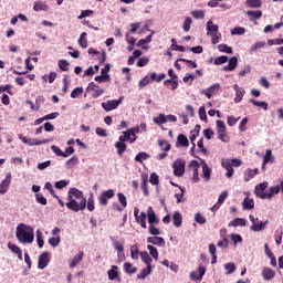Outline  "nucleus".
<instances>
[{
    "label": "nucleus",
    "mask_w": 283,
    "mask_h": 283,
    "mask_svg": "<svg viewBox=\"0 0 283 283\" xmlns=\"http://www.w3.org/2000/svg\"><path fill=\"white\" fill-rule=\"evenodd\" d=\"M86 207L91 212L96 209L94 193H91L87 200L78 188H71L67 192L66 208L74 211V213H78V211H85Z\"/></svg>",
    "instance_id": "nucleus-1"
},
{
    "label": "nucleus",
    "mask_w": 283,
    "mask_h": 283,
    "mask_svg": "<svg viewBox=\"0 0 283 283\" xmlns=\"http://www.w3.org/2000/svg\"><path fill=\"white\" fill-rule=\"evenodd\" d=\"M15 238L22 244H32L34 242V228L20 223L15 230Z\"/></svg>",
    "instance_id": "nucleus-2"
},
{
    "label": "nucleus",
    "mask_w": 283,
    "mask_h": 283,
    "mask_svg": "<svg viewBox=\"0 0 283 283\" xmlns=\"http://www.w3.org/2000/svg\"><path fill=\"white\" fill-rule=\"evenodd\" d=\"M139 128L138 127H133L127 129L126 132H123L119 137L118 140L119 143H129L130 145H133V143H136V139L138 138L136 136V134H138Z\"/></svg>",
    "instance_id": "nucleus-3"
},
{
    "label": "nucleus",
    "mask_w": 283,
    "mask_h": 283,
    "mask_svg": "<svg viewBox=\"0 0 283 283\" xmlns=\"http://www.w3.org/2000/svg\"><path fill=\"white\" fill-rule=\"evenodd\" d=\"M186 165L187 161L182 158L175 160L172 164L174 176H176L177 178H182V176H185Z\"/></svg>",
    "instance_id": "nucleus-4"
},
{
    "label": "nucleus",
    "mask_w": 283,
    "mask_h": 283,
    "mask_svg": "<svg viewBox=\"0 0 283 283\" xmlns=\"http://www.w3.org/2000/svg\"><path fill=\"white\" fill-rule=\"evenodd\" d=\"M116 196V192L114 189L104 190L101 192V195L97 197L98 203L101 207H107L108 201L112 200Z\"/></svg>",
    "instance_id": "nucleus-5"
},
{
    "label": "nucleus",
    "mask_w": 283,
    "mask_h": 283,
    "mask_svg": "<svg viewBox=\"0 0 283 283\" xmlns=\"http://www.w3.org/2000/svg\"><path fill=\"white\" fill-rule=\"evenodd\" d=\"M19 139L24 144L28 145L29 147H34L38 145H48V143H52V139H42L39 140L36 138H28L23 135H19Z\"/></svg>",
    "instance_id": "nucleus-6"
},
{
    "label": "nucleus",
    "mask_w": 283,
    "mask_h": 283,
    "mask_svg": "<svg viewBox=\"0 0 283 283\" xmlns=\"http://www.w3.org/2000/svg\"><path fill=\"white\" fill-rule=\"evenodd\" d=\"M123 103V97L118 99H108L102 103V107L106 112H113V109H118V106Z\"/></svg>",
    "instance_id": "nucleus-7"
},
{
    "label": "nucleus",
    "mask_w": 283,
    "mask_h": 283,
    "mask_svg": "<svg viewBox=\"0 0 283 283\" xmlns=\"http://www.w3.org/2000/svg\"><path fill=\"white\" fill-rule=\"evenodd\" d=\"M86 92H92L93 98H98L99 96H103V94H105V90L96 85L94 82H91L87 85Z\"/></svg>",
    "instance_id": "nucleus-8"
},
{
    "label": "nucleus",
    "mask_w": 283,
    "mask_h": 283,
    "mask_svg": "<svg viewBox=\"0 0 283 283\" xmlns=\"http://www.w3.org/2000/svg\"><path fill=\"white\" fill-rule=\"evenodd\" d=\"M269 188V182H261L255 186L254 193L256 198H261V200H266V189Z\"/></svg>",
    "instance_id": "nucleus-9"
},
{
    "label": "nucleus",
    "mask_w": 283,
    "mask_h": 283,
    "mask_svg": "<svg viewBox=\"0 0 283 283\" xmlns=\"http://www.w3.org/2000/svg\"><path fill=\"white\" fill-rule=\"evenodd\" d=\"M189 169L192 170V181L198 182L200 180V175L198 172V169H200V163H198V160H191L189 163Z\"/></svg>",
    "instance_id": "nucleus-10"
},
{
    "label": "nucleus",
    "mask_w": 283,
    "mask_h": 283,
    "mask_svg": "<svg viewBox=\"0 0 283 283\" xmlns=\"http://www.w3.org/2000/svg\"><path fill=\"white\" fill-rule=\"evenodd\" d=\"M12 184V174H7L6 178L0 184V193H8V189H10V185Z\"/></svg>",
    "instance_id": "nucleus-11"
},
{
    "label": "nucleus",
    "mask_w": 283,
    "mask_h": 283,
    "mask_svg": "<svg viewBox=\"0 0 283 283\" xmlns=\"http://www.w3.org/2000/svg\"><path fill=\"white\" fill-rule=\"evenodd\" d=\"M48 264H50V253L43 252L39 256L38 269H40V271H43V269H45Z\"/></svg>",
    "instance_id": "nucleus-12"
},
{
    "label": "nucleus",
    "mask_w": 283,
    "mask_h": 283,
    "mask_svg": "<svg viewBox=\"0 0 283 283\" xmlns=\"http://www.w3.org/2000/svg\"><path fill=\"white\" fill-rule=\"evenodd\" d=\"M146 216L148 218V224H159L160 219L156 216L153 207H148L146 211Z\"/></svg>",
    "instance_id": "nucleus-13"
},
{
    "label": "nucleus",
    "mask_w": 283,
    "mask_h": 283,
    "mask_svg": "<svg viewBox=\"0 0 283 283\" xmlns=\"http://www.w3.org/2000/svg\"><path fill=\"white\" fill-rule=\"evenodd\" d=\"M108 280L116 282H122L120 275H118V266L112 265V269L107 271Z\"/></svg>",
    "instance_id": "nucleus-14"
},
{
    "label": "nucleus",
    "mask_w": 283,
    "mask_h": 283,
    "mask_svg": "<svg viewBox=\"0 0 283 283\" xmlns=\"http://www.w3.org/2000/svg\"><path fill=\"white\" fill-rule=\"evenodd\" d=\"M228 65L222 67L223 72H233V70H235V67H238V57L237 56H232L228 60Z\"/></svg>",
    "instance_id": "nucleus-15"
},
{
    "label": "nucleus",
    "mask_w": 283,
    "mask_h": 283,
    "mask_svg": "<svg viewBox=\"0 0 283 283\" xmlns=\"http://www.w3.org/2000/svg\"><path fill=\"white\" fill-rule=\"evenodd\" d=\"M219 90L220 84H212L210 87L203 90L201 94H203V96H206L207 98H211V96H213V94H216V92H218Z\"/></svg>",
    "instance_id": "nucleus-16"
},
{
    "label": "nucleus",
    "mask_w": 283,
    "mask_h": 283,
    "mask_svg": "<svg viewBox=\"0 0 283 283\" xmlns=\"http://www.w3.org/2000/svg\"><path fill=\"white\" fill-rule=\"evenodd\" d=\"M269 163H275V157H273V154H272L271 149H268L265 151L264 157H263V163H262V170L263 171L266 169V165H269Z\"/></svg>",
    "instance_id": "nucleus-17"
},
{
    "label": "nucleus",
    "mask_w": 283,
    "mask_h": 283,
    "mask_svg": "<svg viewBox=\"0 0 283 283\" xmlns=\"http://www.w3.org/2000/svg\"><path fill=\"white\" fill-rule=\"evenodd\" d=\"M33 10L34 12H48V10H50V7L48 6V3L38 0L33 4Z\"/></svg>",
    "instance_id": "nucleus-18"
},
{
    "label": "nucleus",
    "mask_w": 283,
    "mask_h": 283,
    "mask_svg": "<svg viewBox=\"0 0 283 283\" xmlns=\"http://www.w3.org/2000/svg\"><path fill=\"white\" fill-rule=\"evenodd\" d=\"M233 90L235 92L234 103H242V98H244V94H247V92L244 88H240L238 84L233 86Z\"/></svg>",
    "instance_id": "nucleus-19"
},
{
    "label": "nucleus",
    "mask_w": 283,
    "mask_h": 283,
    "mask_svg": "<svg viewBox=\"0 0 283 283\" xmlns=\"http://www.w3.org/2000/svg\"><path fill=\"white\" fill-rule=\"evenodd\" d=\"M147 242L149 244H155L156 247H165V238L163 237H148Z\"/></svg>",
    "instance_id": "nucleus-20"
},
{
    "label": "nucleus",
    "mask_w": 283,
    "mask_h": 283,
    "mask_svg": "<svg viewBox=\"0 0 283 283\" xmlns=\"http://www.w3.org/2000/svg\"><path fill=\"white\" fill-rule=\"evenodd\" d=\"M85 253L83 251H80L71 261H70V268L74 269L76 265L81 264L83 261Z\"/></svg>",
    "instance_id": "nucleus-21"
},
{
    "label": "nucleus",
    "mask_w": 283,
    "mask_h": 283,
    "mask_svg": "<svg viewBox=\"0 0 283 283\" xmlns=\"http://www.w3.org/2000/svg\"><path fill=\"white\" fill-rule=\"evenodd\" d=\"M266 224H269V221H256L250 227V229L251 231H254V232L264 231V228L266 227Z\"/></svg>",
    "instance_id": "nucleus-22"
},
{
    "label": "nucleus",
    "mask_w": 283,
    "mask_h": 283,
    "mask_svg": "<svg viewBox=\"0 0 283 283\" xmlns=\"http://www.w3.org/2000/svg\"><path fill=\"white\" fill-rule=\"evenodd\" d=\"M260 174V170L258 168L255 169H248L244 171V180L245 182H249V180H252V178H255Z\"/></svg>",
    "instance_id": "nucleus-23"
},
{
    "label": "nucleus",
    "mask_w": 283,
    "mask_h": 283,
    "mask_svg": "<svg viewBox=\"0 0 283 283\" xmlns=\"http://www.w3.org/2000/svg\"><path fill=\"white\" fill-rule=\"evenodd\" d=\"M135 220L137 224H140L142 229H147V213L140 212Z\"/></svg>",
    "instance_id": "nucleus-24"
},
{
    "label": "nucleus",
    "mask_w": 283,
    "mask_h": 283,
    "mask_svg": "<svg viewBox=\"0 0 283 283\" xmlns=\"http://www.w3.org/2000/svg\"><path fill=\"white\" fill-rule=\"evenodd\" d=\"M174 227H182V214L179 211H175L172 214Z\"/></svg>",
    "instance_id": "nucleus-25"
},
{
    "label": "nucleus",
    "mask_w": 283,
    "mask_h": 283,
    "mask_svg": "<svg viewBox=\"0 0 283 283\" xmlns=\"http://www.w3.org/2000/svg\"><path fill=\"white\" fill-rule=\"evenodd\" d=\"M207 35L209 36L210 34H214L216 32H218V30H220V28L218 27V24H214L213 21H208L207 22Z\"/></svg>",
    "instance_id": "nucleus-26"
},
{
    "label": "nucleus",
    "mask_w": 283,
    "mask_h": 283,
    "mask_svg": "<svg viewBox=\"0 0 283 283\" xmlns=\"http://www.w3.org/2000/svg\"><path fill=\"white\" fill-rule=\"evenodd\" d=\"M245 14H247V17H249L250 21H258V19H262V11L261 10L247 11Z\"/></svg>",
    "instance_id": "nucleus-27"
},
{
    "label": "nucleus",
    "mask_w": 283,
    "mask_h": 283,
    "mask_svg": "<svg viewBox=\"0 0 283 283\" xmlns=\"http://www.w3.org/2000/svg\"><path fill=\"white\" fill-rule=\"evenodd\" d=\"M262 277L263 280H273V277H275V271H273L271 268H265L262 271Z\"/></svg>",
    "instance_id": "nucleus-28"
},
{
    "label": "nucleus",
    "mask_w": 283,
    "mask_h": 283,
    "mask_svg": "<svg viewBox=\"0 0 283 283\" xmlns=\"http://www.w3.org/2000/svg\"><path fill=\"white\" fill-rule=\"evenodd\" d=\"M202 163V178H205L206 182H208V180H211V168H209V165H207L205 161Z\"/></svg>",
    "instance_id": "nucleus-29"
},
{
    "label": "nucleus",
    "mask_w": 283,
    "mask_h": 283,
    "mask_svg": "<svg viewBox=\"0 0 283 283\" xmlns=\"http://www.w3.org/2000/svg\"><path fill=\"white\" fill-rule=\"evenodd\" d=\"M164 85L167 90H171L172 92L178 90V80H165Z\"/></svg>",
    "instance_id": "nucleus-30"
},
{
    "label": "nucleus",
    "mask_w": 283,
    "mask_h": 283,
    "mask_svg": "<svg viewBox=\"0 0 283 283\" xmlns=\"http://www.w3.org/2000/svg\"><path fill=\"white\" fill-rule=\"evenodd\" d=\"M77 43L80 45V48H82L83 50H87V33L85 32H82L78 40H77Z\"/></svg>",
    "instance_id": "nucleus-31"
},
{
    "label": "nucleus",
    "mask_w": 283,
    "mask_h": 283,
    "mask_svg": "<svg viewBox=\"0 0 283 283\" xmlns=\"http://www.w3.org/2000/svg\"><path fill=\"white\" fill-rule=\"evenodd\" d=\"M229 227H247V219L244 218H235L234 220L230 221Z\"/></svg>",
    "instance_id": "nucleus-32"
},
{
    "label": "nucleus",
    "mask_w": 283,
    "mask_h": 283,
    "mask_svg": "<svg viewBox=\"0 0 283 283\" xmlns=\"http://www.w3.org/2000/svg\"><path fill=\"white\" fill-rule=\"evenodd\" d=\"M280 193V186H272L270 187L269 192L265 195V200H271L274 196H277Z\"/></svg>",
    "instance_id": "nucleus-33"
},
{
    "label": "nucleus",
    "mask_w": 283,
    "mask_h": 283,
    "mask_svg": "<svg viewBox=\"0 0 283 283\" xmlns=\"http://www.w3.org/2000/svg\"><path fill=\"white\" fill-rule=\"evenodd\" d=\"M140 258L142 262H144L145 265L151 266V262H154V260L151 259V256H149V253L147 251L140 252Z\"/></svg>",
    "instance_id": "nucleus-34"
},
{
    "label": "nucleus",
    "mask_w": 283,
    "mask_h": 283,
    "mask_svg": "<svg viewBox=\"0 0 283 283\" xmlns=\"http://www.w3.org/2000/svg\"><path fill=\"white\" fill-rule=\"evenodd\" d=\"M115 149H117V154L119 156H123V154H125V151H127V144H125L123 142H116Z\"/></svg>",
    "instance_id": "nucleus-35"
},
{
    "label": "nucleus",
    "mask_w": 283,
    "mask_h": 283,
    "mask_svg": "<svg viewBox=\"0 0 283 283\" xmlns=\"http://www.w3.org/2000/svg\"><path fill=\"white\" fill-rule=\"evenodd\" d=\"M242 207L243 209L251 210L255 207V202L253 201V199L245 197L243 199Z\"/></svg>",
    "instance_id": "nucleus-36"
},
{
    "label": "nucleus",
    "mask_w": 283,
    "mask_h": 283,
    "mask_svg": "<svg viewBox=\"0 0 283 283\" xmlns=\"http://www.w3.org/2000/svg\"><path fill=\"white\" fill-rule=\"evenodd\" d=\"M249 102L252 105H254V107H261L262 109H264V112H266L269 109V103H266V102H259L253 98H250Z\"/></svg>",
    "instance_id": "nucleus-37"
},
{
    "label": "nucleus",
    "mask_w": 283,
    "mask_h": 283,
    "mask_svg": "<svg viewBox=\"0 0 283 283\" xmlns=\"http://www.w3.org/2000/svg\"><path fill=\"white\" fill-rule=\"evenodd\" d=\"M150 274H151V265H147V268H145L137 274V280H145V277H147V275H150Z\"/></svg>",
    "instance_id": "nucleus-38"
},
{
    "label": "nucleus",
    "mask_w": 283,
    "mask_h": 283,
    "mask_svg": "<svg viewBox=\"0 0 283 283\" xmlns=\"http://www.w3.org/2000/svg\"><path fill=\"white\" fill-rule=\"evenodd\" d=\"M167 78V74L160 73L159 75L156 72H153L150 74V80L155 81V83H160L161 81H165Z\"/></svg>",
    "instance_id": "nucleus-39"
},
{
    "label": "nucleus",
    "mask_w": 283,
    "mask_h": 283,
    "mask_svg": "<svg viewBox=\"0 0 283 283\" xmlns=\"http://www.w3.org/2000/svg\"><path fill=\"white\" fill-rule=\"evenodd\" d=\"M177 143L181 147H189V139L187 138V136H185V134H179L178 135Z\"/></svg>",
    "instance_id": "nucleus-40"
},
{
    "label": "nucleus",
    "mask_w": 283,
    "mask_h": 283,
    "mask_svg": "<svg viewBox=\"0 0 283 283\" xmlns=\"http://www.w3.org/2000/svg\"><path fill=\"white\" fill-rule=\"evenodd\" d=\"M124 271L125 273H128L129 275H134L138 271L137 268H134V265L130 262L124 263Z\"/></svg>",
    "instance_id": "nucleus-41"
},
{
    "label": "nucleus",
    "mask_w": 283,
    "mask_h": 283,
    "mask_svg": "<svg viewBox=\"0 0 283 283\" xmlns=\"http://www.w3.org/2000/svg\"><path fill=\"white\" fill-rule=\"evenodd\" d=\"M247 8H262V0H247Z\"/></svg>",
    "instance_id": "nucleus-42"
},
{
    "label": "nucleus",
    "mask_w": 283,
    "mask_h": 283,
    "mask_svg": "<svg viewBox=\"0 0 283 283\" xmlns=\"http://www.w3.org/2000/svg\"><path fill=\"white\" fill-rule=\"evenodd\" d=\"M155 125H165L167 123V115L159 114L157 117H154Z\"/></svg>",
    "instance_id": "nucleus-43"
},
{
    "label": "nucleus",
    "mask_w": 283,
    "mask_h": 283,
    "mask_svg": "<svg viewBox=\"0 0 283 283\" xmlns=\"http://www.w3.org/2000/svg\"><path fill=\"white\" fill-rule=\"evenodd\" d=\"M157 143L163 151H169L171 149V144L167 140L158 139Z\"/></svg>",
    "instance_id": "nucleus-44"
},
{
    "label": "nucleus",
    "mask_w": 283,
    "mask_h": 283,
    "mask_svg": "<svg viewBox=\"0 0 283 283\" xmlns=\"http://www.w3.org/2000/svg\"><path fill=\"white\" fill-rule=\"evenodd\" d=\"M76 165H78V157L73 156L66 161V169H73Z\"/></svg>",
    "instance_id": "nucleus-45"
},
{
    "label": "nucleus",
    "mask_w": 283,
    "mask_h": 283,
    "mask_svg": "<svg viewBox=\"0 0 283 283\" xmlns=\"http://www.w3.org/2000/svg\"><path fill=\"white\" fill-rule=\"evenodd\" d=\"M211 41L213 45H217V43H220V40L222 39V33L217 31L216 33H210Z\"/></svg>",
    "instance_id": "nucleus-46"
},
{
    "label": "nucleus",
    "mask_w": 283,
    "mask_h": 283,
    "mask_svg": "<svg viewBox=\"0 0 283 283\" xmlns=\"http://www.w3.org/2000/svg\"><path fill=\"white\" fill-rule=\"evenodd\" d=\"M247 33V29L242 28V27H235L234 29L231 30V34L233 36L238 35V36H242V34Z\"/></svg>",
    "instance_id": "nucleus-47"
},
{
    "label": "nucleus",
    "mask_w": 283,
    "mask_h": 283,
    "mask_svg": "<svg viewBox=\"0 0 283 283\" xmlns=\"http://www.w3.org/2000/svg\"><path fill=\"white\" fill-rule=\"evenodd\" d=\"M218 50L219 52H224L226 54H233V49L227 44H219Z\"/></svg>",
    "instance_id": "nucleus-48"
},
{
    "label": "nucleus",
    "mask_w": 283,
    "mask_h": 283,
    "mask_svg": "<svg viewBox=\"0 0 283 283\" xmlns=\"http://www.w3.org/2000/svg\"><path fill=\"white\" fill-rule=\"evenodd\" d=\"M229 61V56L227 55H221L214 59L213 64L214 65H224Z\"/></svg>",
    "instance_id": "nucleus-49"
},
{
    "label": "nucleus",
    "mask_w": 283,
    "mask_h": 283,
    "mask_svg": "<svg viewBox=\"0 0 283 283\" xmlns=\"http://www.w3.org/2000/svg\"><path fill=\"white\" fill-rule=\"evenodd\" d=\"M142 189L144 196H149V190L147 189V175H142Z\"/></svg>",
    "instance_id": "nucleus-50"
},
{
    "label": "nucleus",
    "mask_w": 283,
    "mask_h": 283,
    "mask_svg": "<svg viewBox=\"0 0 283 283\" xmlns=\"http://www.w3.org/2000/svg\"><path fill=\"white\" fill-rule=\"evenodd\" d=\"M59 67L60 70H62V72H70V63L67 62V60H60Z\"/></svg>",
    "instance_id": "nucleus-51"
},
{
    "label": "nucleus",
    "mask_w": 283,
    "mask_h": 283,
    "mask_svg": "<svg viewBox=\"0 0 283 283\" xmlns=\"http://www.w3.org/2000/svg\"><path fill=\"white\" fill-rule=\"evenodd\" d=\"M147 249L149 251V254L151 255V258H154L156 261H158V249H156V247L148 244Z\"/></svg>",
    "instance_id": "nucleus-52"
},
{
    "label": "nucleus",
    "mask_w": 283,
    "mask_h": 283,
    "mask_svg": "<svg viewBox=\"0 0 283 283\" xmlns=\"http://www.w3.org/2000/svg\"><path fill=\"white\" fill-rule=\"evenodd\" d=\"M50 247L56 248L59 244H61V235L52 237L49 239Z\"/></svg>",
    "instance_id": "nucleus-53"
},
{
    "label": "nucleus",
    "mask_w": 283,
    "mask_h": 283,
    "mask_svg": "<svg viewBox=\"0 0 283 283\" xmlns=\"http://www.w3.org/2000/svg\"><path fill=\"white\" fill-rule=\"evenodd\" d=\"M195 221L197 222V224H207V218H205V216H202V213L197 212L195 214Z\"/></svg>",
    "instance_id": "nucleus-54"
},
{
    "label": "nucleus",
    "mask_w": 283,
    "mask_h": 283,
    "mask_svg": "<svg viewBox=\"0 0 283 283\" xmlns=\"http://www.w3.org/2000/svg\"><path fill=\"white\" fill-rule=\"evenodd\" d=\"M51 150L53 151V154H55V156H61L62 158H67V155H65V153H63V150H61V148H59V146H51Z\"/></svg>",
    "instance_id": "nucleus-55"
},
{
    "label": "nucleus",
    "mask_w": 283,
    "mask_h": 283,
    "mask_svg": "<svg viewBox=\"0 0 283 283\" xmlns=\"http://www.w3.org/2000/svg\"><path fill=\"white\" fill-rule=\"evenodd\" d=\"M149 158V154L142 151L136 155L135 160L136 163H143V160H147Z\"/></svg>",
    "instance_id": "nucleus-56"
},
{
    "label": "nucleus",
    "mask_w": 283,
    "mask_h": 283,
    "mask_svg": "<svg viewBox=\"0 0 283 283\" xmlns=\"http://www.w3.org/2000/svg\"><path fill=\"white\" fill-rule=\"evenodd\" d=\"M191 23H192V20L190 17H187L185 19V22H184V25H182V30L184 32H189V30H191Z\"/></svg>",
    "instance_id": "nucleus-57"
},
{
    "label": "nucleus",
    "mask_w": 283,
    "mask_h": 283,
    "mask_svg": "<svg viewBox=\"0 0 283 283\" xmlns=\"http://www.w3.org/2000/svg\"><path fill=\"white\" fill-rule=\"evenodd\" d=\"M217 132H218V134H220L222 132H227V125L224 124V122L222 119L217 120Z\"/></svg>",
    "instance_id": "nucleus-58"
},
{
    "label": "nucleus",
    "mask_w": 283,
    "mask_h": 283,
    "mask_svg": "<svg viewBox=\"0 0 283 283\" xmlns=\"http://www.w3.org/2000/svg\"><path fill=\"white\" fill-rule=\"evenodd\" d=\"M155 223L149 224L148 227V233L150 235H160V229L156 228V226H154Z\"/></svg>",
    "instance_id": "nucleus-59"
},
{
    "label": "nucleus",
    "mask_w": 283,
    "mask_h": 283,
    "mask_svg": "<svg viewBox=\"0 0 283 283\" xmlns=\"http://www.w3.org/2000/svg\"><path fill=\"white\" fill-rule=\"evenodd\" d=\"M117 198H118V201L122 205L123 209H125L127 207V197H125V195L123 192H118Z\"/></svg>",
    "instance_id": "nucleus-60"
},
{
    "label": "nucleus",
    "mask_w": 283,
    "mask_h": 283,
    "mask_svg": "<svg viewBox=\"0 0 283 283\" xmlns=\"http://www.w3.org/2000/svg\"><path fill=\"white\" fill-rule=\"evenodd\" d=\"M82 94H83V87H75L71 92V98H78L80 96H82Z\"/></svg>",
    "instance_id": "nucleus-61"
},
{
    "label": "nucleus",
    "mask_w": 283,
    "mask_h": 283,
    "mask_svg": "<svg viewBox=\"0 0 283 283\" xmlns=\"http://www.w3.org/2000/svg\"><path fill=\"white\" fill-rule=\"evenodd\" d=\"M224 269L227 271V275H231V273H235V263H227L224 264Z\"/></svg>",
    "instance_id": "nucleus-62"
},
{
    "label": "nucleus",
    "mask_w": 283,
    "mask_h": 283,
    "mask_svg": "<svg viewBox=\"0 0 283 283\" xmlns=\"http://www.w3.org/2000/svg\"><path fill=\"white\" fill-rule=\"evenodd\" d=\"M138 253H139L138 245L130 247V258L133 260H138Z\"/></svg>",
    "instance_id": "nucleus-63"
},
{
    "label": "nucleus",
    "mask_w": 283,
    "mask_h": 283,
    "mask_svg": "<svg viewBox=\"0 0 283 283\" xmlns=\"http://www.w3.org/2000/svg\"><path fill=\"white\" fill-rule=\"evenodd\" d=\"M191 14L195 19H205V11L203 10L191 11Z\"/></svg>",
    "instance_id": "nucleus-64"
}]
</instances>
